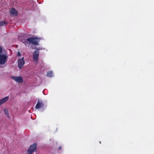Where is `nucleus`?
Instances as JSON below:
<instances>
[{
	"label": "nucleus",
	"mask_w": 154,
	"mask_h": 154,
	"mask_svg": "<svg viewBox=\"0 0 154 154\" xmlns=\"http://www.w3.org/2000/svg\"><path fill=\"white\" fill-rule=\"evenodd\" d=\"M39 39L38 38L30 37L26 39V41L24 42L25 43V45L31 48V47H35L32 46L30 45V43L33 45H38V43L39 42Z\"/></svg>",
	"instance_id": "obj_1"
},
{
	"label": "nucleus",
	"mask_w": 154,
	"mask_h": 154,
	"mask_svg": "<svg viewBox=\"0 0 154 154\" xmlns=\"http://www.w3.org/2000/svg\"><path fill=\"white\" fill-rule=\"evenodd\" d=\"M8 55L6 52L0 54V68H4L6 66Z\"/></svg>",
	"instance_id": "obj_2"
},
{
	"label": "nucleus",
	"mask_w": 154,
	"mask_h": 154,
	"mask_svg": "<svg viewBox=\"0 0 154 154\" xmlns=\"http://www.w3.org/2000/svg\"><path fill=\"white\" fill-rule=\"evenodd\" d=\"M31 48L35 49L32 53V59L34 63L35 64H37L38 61L39 50H42L43 49L41 47L37 48L36 47H31Z\"/></svg>",
	"instance_id": "obj_3"
},
{
	"label": "nucleus",
	"mask_w": 154,
	"mask_h": 154,
	"mask_svg": "<svg viewBox=\"0 0 154 154\" xmlns=\"http://www.w3.org/2000/svg\"><path fill=\"white\" fill-rule=\"evenodd\" d=\"M37 145L35 143H33L31 145L29 148L27 150L28 154H32V153L35 152L36 149Z\"/></svg>",
	"instance_id": "obj_4"
},
{
	"label": "nucleus",
	"mask_w": 154,
	"mask_h": 154,
	"mask_svg": "<svg viewBox=\"0 0 154 154\" xmlns=\"http://www.w3.org/2000/svg\"><path fill=\"white\" fill-rule=\"evenodd\" d=\"M10 78L19 83H22L23 81V78L20 76H11Z\"/></svg>",
	"instance_id": "obj_5"
},
{
	"label": "nucleus",
	"mask_w": 154,
	"mask_h": 154,
	"mask_svg": "<svg viewBox=\"0 0 154 154\" xmlns=\"http://www.w3.org/2000/svg\"><path fill=\"white\" fill-rule=\"evenodd\" d=\"M24 63L25 62L23 60V57L21 59H19L18 61V65L19 68L20 69H21L23 67Z\"/></svg>",
	"instance_id": "obj_6"
},
{
	"label": "nucleus",
	"mask_w": 154,
	"mask_h": 154,
	"mask_svg": "<svg viewBox=\"0 0 154 154\" xmlns=\"http://www.w3.org/2000/svg\"><path fill=\"white\" fill-rule=\"evenodd\" d=\"M10 14L13 16H16L17 14V10L14 8H12L10 11Z\"/></svg>",
	"instance_id": "obj_7"
},
{
	"label": "nucleus",
	"mask_w": 154,
	"mask_h": 154,
	"mask_svg": "<svg viewBox=\"0 0 154 154\" xmlns=\"http://www.w3.org/2000/svg\"><path fill=\"white\" fill-rule=\"evenodd\" d=\"M9 99V96H6L1 99H0V105L5 103Z\"/></svg>",
	"instance_id": "obj_8"
},
{
	"label": "nucleus",
	"mask_w": 154,
	"mask_h": 154,
	"mask_svg": "<svg viewBox=\"0 0 154 154\" xmlns=\"http://www.w3.org/2000/svg\"><path fill=\"white\" fill-rule=\"evenodd\" d=\"M43 106V104L42 102L38 101L37 103L35 106V107L36 109H38L41 108Z\"/></svg>",
	"instance_id": "obj_9"
},
{
	"label": "nucleus",
	"mask_w": 154,
	"mask_h": 154,
	"mask_svg": "<svg viewBox=\"0 0 154 154\" xmlns=\"http://www.w3.org/2000/svg\"><path fill=\"white\" fill-rule=\"evenodd\" d=\"M3 111L5 113V114L6 115L7 117L9 118L10 117L9 115V112L8 109L6 108H4L3 109Z\"/></svg>",
	"instance_id": "obj_10"
},
{
	"label": "nucleus",
	"mask_w": 154,
	"mask_h": 154,
	"mask_svg": "<svg viewBox=\"0 0 154 154\" xmlns=\"http://www.w3.org/2000/svg\"><path fill=\"white\" fill-rule=\"evenodd\" d=\"M18 38L21 42H22L25 44L24 42L26 41V39H25L22 36H19L18 37Z\"/></svg>",
	"instance_id": "obj_11"
},
{
	"label": "nucleus",
	"mask_w": 154,
	"mask_h": 154,
	"mask_svg": "<svg viewBox=\"0 0 154 154\" xmlns=\"http://www.w3.org/2000/svg\"><path fill=\"white\" fill-rule=\"evenodd\" d=\"M47 76L49 77H52L53 76V72L52 71H49L47 73Z\"/></svg>",
	"instance_id": "obj_12"
},
{
	"label": "nucleus",
	"mask_w": 154,
	"mask_h": 154,
	"mask_svg": "<svg viewBox=\"0 0 154 154\" xmlns=\"http://www.w3.org/2000/svg\"><path fill=\"white\" fill-rule=\"evenodd\" d=\"M6 24L5 22L1 21L0 22V26H4Z\"/></svg>",
	"instance_id": "obj_13"
},
{
	"label": "nucleus",
	"mask_w": 154,
	"mask_h": 154,
	"mask_svg": "<svg viewBox=\"0 0 154 154\" xmlns=\"http://www.w3.org/2000/svg\"><path fill=\"white\" fill-rule=\"evenodd\" d=\"M2 48L1 46H0V54H2Z\"/></svg>",
	"instance_id": "obj_14"
},
{
	"label": "nucleus",
	"mask_w": 154,
	"mask_h": 154,
	"mask_svg": "<svg viewBox=\"0 0 154 154\" xmlns=\"http://www.w3.org/2000/svg\"><path fill=\"white\" fill-rule=\"evenodd\" d=\"M17 55L19 57L21 55V54L19 52H18L17 53Z\"/></svg>",
	"instance_id": "obj_15"
},
{
	"label": "nucleus",
	"mask_w": 154,
	"mask_h": 154,
	"mask_svg": "<svg viewBox=\"0 0 154 154\" xmlns=\"http://www.w3.org/2000/svg\"><path fill=\"white\" fill-rule=\"evenodd\" d=\"M61 146H60V147H59V150H61Z\"/></svg>",
	"instance_id": "obj_16"
}]
</instances>
